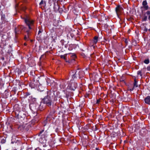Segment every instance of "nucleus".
Instances as JSON below:
<instances>
[{
  "label": "nucleus",
  "instance_id": "nucleus-33",
  "mask_svg": "<svg viewBox=\"0 0 150 150\" xmlns=\"http://www.w3.org/2000/svg\"><path fill=\"white\" fill-rule=\"evenodd\" d=\"M96 150H99L98 149V148H96Z\"/></svg>",
  "mask_w": 150,
  "mask_h": 150
},
{
  "label": "nucleus",
  "instance_id": "nucleus-2",
  "mask_svg": "<svg viewBox=\"0 0 150 150\" xmlns=\"http://www.w3.org/2000/svg\"><path fill=\"white\" fill-rule=\"evenodd\" d=\"M44 130H42L40 131L39 134V136H41L39 139V141L41 143H43L45 141V137H46L47 132L46 131L45 132L44 135L41 134L44 132Z\"/></svg>",
  "mask_w": 150,
  "mask_h": 150
},
{
  "label": "nucleus",
  "instance_id": "nucleus-14",
  "mask_svg": "<svg viewBox=\"0 0 150 150\" xmlns=\"http://www.w3.org/2000/svg\"><path fill=\"white\" fill-rule=\"evenodd\" d=\"M17 128L20 130H22L24 129V125H20L17 127Z\"/></svg>",
  "mask_w": 150,
  "mask_h": 150
},
{
  "label": "nucleus",
  "instance_id": "nucleus-8",
  "mask_svg": "<svg viewBox=\"0 0 150 150\" xmlns=\"http://www.w3.org/2000/svg\"><path fill=\"white\" fill-rule=\"evenodd\" d=\"M44 101L45 103L46 104L47 106H50L51 105V100L48 98H45L44 99Z\"/></svg>",
  "mask_w": 150,
  "mask_h": 150
},
{
  "label": "nucleus",
  "instance_id": "nucleus-19",
  "mask_svg": "<svg viewBox=\"0 0 150 150\" xmlns=\"http://www.w3.org/2000/svg\"><path fill=\"white\" fill-rule=\"evenodd\" d=\"M137 74L138 75H140L141 76H142V72H141V71H138L137 72Z\"/></svg>",
  "mask_w": 150,
  "mask_h": 150
},
{
  "label": "nucleus",
  "instance_id": "nucleus-32",
  "mask_svg": "<svg viewBox=\"0 0 150 150\" xmlns=\"http://www.w3.org/2000/svg\"><path fill=\"white\" fill-rule=\"evenodd\" d=\"M27 150H31V149H28Z\"/></svg>",
  "mask_w": 150,
  "mask_h": 150
},
{
  "label": "nucleus",
  "instance_id": "nucleus-13",
  "mask_svg": "<svg viewBox=\"0 0 150 150\" xmlns=\"http://www.w3.org/2000/svg\"><path fill=\"white\" fill-rule=\"evenodd\" d=\"M59 8V6L57 4H54V9L55 11H56L57 10H58Z\"/></svg>",
  "mask_w": 150,
  "mask_h": 150
},
{
  "label": "nucleus",
  "instance_id": "nucleus-11",
  "mask_svg": "<svg viewBox=\"0 0 150 150\" xmlns=\"http://www.w3.org/2000/svg\"><path fill=\"white\" fill-rule=\"evenodd\" d=\"M98 36H95L94 37L93 40V44H96L97 43L98 40Z\"/></svg>",
  "mask_w": 150,
  "mask_h": 150
},
{
  "label": "nucleus",
  "instance_id": "nucleus-10",
  "mask_svg": "<svg viewBox=\"0 0 150 150\" xmlns=\"http://www.w3.org/2000/svg\"><path fill=\"white\" fill-rule=\"evenodd\" d=\"M145 101L146 103L150 104V96H147L145 99Z\"/></svg>",
  "mask_w": 150,
  "mask_h": 150
},
{
  "label": "nucleus",
  "instance_id": "nucleus-34",
  "mask_svg": "<svg viewBox=\"0 0 150 150\" xmlns=\"http://www.w3.org/2000/svg\"><path fill=\"white\" fill-rule=\"evenodd\" d=\"M25 9H26V8H25V7L23 9V10H25Z\"/></svg>",
  "mask_w": 150,
  "mask_h": 150
},
{
  "label": "nucleus",
  "instance_id": "nucleus-28",
  "mask_svg": "<svg viewBox=\"0 0 150 150\" xmlns=\"http://www.w3.org/2000/svg\"><path fill=\"white\" fill-rule=\"evenodd\" d=\"M99 102H100V100H97V101L96 103H99Z\"/></svg>",
  "mask_w": 150,
  "mask_h": 150
},
{
  "label": "nucleus",
  "instance_id": "nucleus-1",
  "mask_svg": "<svg viewBox=\"0 0 150 150\" xmlns=\"http://www.w3.org/2000/svg\"><path fill=\"white\" fill-rule=\"evenodd\" d=\"M22 18L23 19L26 25L28 26L30 30L32 28V27L34 23V21L30 18L28 15H25L23 18Z\"/></svg>",
  "mask_w": 150,
  "mask_h": 150
},
{
  "label": "nucleus",
  "instance_id": "nucleus-9",
  "mask_svg": "<svg viewBox=\"0 0 150 150\" xmlns=\"http://www.w3.org/2000/svg\"><path fill=\"white\" fill-rule=\"evenodd\" d=\"M137 79L135 78L134 79V86L133 88H128V90H129L130 91H132L133 89L135 87H138V85L137 84Z\"/></svg>",
  "mask_w": 150,
  "mask_h": 150
},
{
  "label": "nucleus",
  "instance_id": "nucleus-3",
  "mask_svg": "<svg viewBox=\"0 0 150 150\" xmlns=\"http://www.w3.org/2000/svg\"><path fill=\"white\" fill-rule=\"evenodd\" d=\"M26 27L22 25H19L15 29L16 34H18L21 33L22 31H25Z\"/></svg>",
  "mask_w": 150,
  "mask_h": 150
},
{
  "label": "nucleus",
  "instance_id": "nucleus-27",
  "mask_svg": "<svg viewBox=\"0 0 150 150\" xmlns=\"http://www.w3.org/2000/svg\"><path fill=\"white\" fill-rule=\"evenodd\" d=\"M35 150H41V149L39 148L38 147L36 148Z\"/></svg>",
  "mask_w": 150,
  "mask_h": 150
},
{
  "label": "nucleus",
  "instance_id": "nucleus-4",
  "mask_svg": "<svg viewBox=\"0 0 150 150\" xmlns=\"http://www.w3.org/2000/svg\"><path fill=\"white\" fill-rule=\"evenodd\" d=\"M76 73L78 74L79 77V78L83 77L85 75V73L82 70L79 71V70H77L76 72H75L74 74L72 75V77L73 78H75L76 76H74Z\"/></svg>",
  "mask_w": 150,
  "mask_h": 150
},
{
  "label": "nucleus",
  "instance_id": "nucleus-17",
  "mask_svg": "<svg viewBox=\"0 0 150 150\" xmlns=\"http://www.w3.org/2000/svg\"><path fill=\"white\" fill-rule=\"evenodd\" d=\"M47 98H48L49 99H50L51 100H52V99H51L52 96H50V95H49V94H48V92L47 93Z\"/></svg>",
  "mask_w": 150,
  "mask_h": 150
},
{
  "label": "nucleus",
  "instance_id": "nucleus-16",
  "mask_svg": "<svg viewBox=\"0 0 150 150\" xmlns=\"http://www.w3.org/2000/svg\"><path fill=\"white\" fill-rule=\"evenodd\" d=\"M147 2L146 1H144L142 3V5L143 6L147 5Z\"/></svg>",
  "mask_w": 150,
  "mask_h": 150
},
{
  "label": "nucleus",
  "instance_id": "nucleus-15",
  "mask_svg": "<svg viewBox=\"0 0 150 150\" xmlns=\"http://www.w3.org/2000/svg\"><path fill=\"white\" fill-rule=\"evenodd\" d=\"M144 62L146 64H148L149 62V60L148 59H145L144 61Z\"/></svg>",
  "mask_w": 150,
  "mask_h": 150
},
{
  "label": "nucleus",
  "instance_id": "nucleus-6",
  "mask_svg": "<svg viewBox=\"0 0 150 150\" xmlns=\"http://www.w3.org/2000/svg\"><path fill=\"white\" fill-rule=\"evenodd\" d=\"M115 11L117 15L119 16L122 13L123 9L121 6L119 5L116 7Z\"/></svg>",
  "mask_w": 150,
  "mask_h": 150
},
{
  "label": "nucleus",
  "instance_id": "nucleus-30",
  "mask_svg": "<svg viewBox=\"0 0 150 150\" xmlns=\"http://www.w3.org/2000/svg\"><path fill=\"white\" fill-rule=\"evenodd\" d=\"M148 19L149 20H150V15H149V17H148Z\"/></svg>",
  "mask_w": 150,
  "mask_h": 150
},
{
  "label": "nucleus",
  "instance_id": "nucleus-21",
  "mask_svg": "<svg viewBox=\"0 0 150 150\" xmlns=\"http://www.w3.org/2000/svg\"><path fill=\"white\" fill-rule=\"evenodd\" d=\"M146 13L149 16L150 15V11H147L146 12Z\"/></svg>",
  "mask_w": 150,
  "mask_h": 150
},
{
  "label": "nucleus",
  "instance_id": "nucleus-24",
  "mask_svg": "<svg viewBox=\"0 0 150 150\" xmlns=\"http://www.w3.org/2000/svg\"><path fill=\"white\" fill-rule=\"evenodd\" d=\"M147 69L148 71H150V66H148L147 68Z\"/></svg>",
  "mask_w": 150,
  "mask_h": 150
},
{
  "label": "nucleus",
  "instance_id": "nucleus-22",
  "mask_svg": "<svg viewBox=\"0 0 150 150\" xmlns=\"http://www.w3.org/2000/svg\"><path fill=\"white\" fill-rule=\"evenodd\" d=\"M72 58L74 59L76 58V56L75 54L73 55L72 56Z\"/></svg>",
  "mask_w": 150,
  "mask_h": 150
},
{
  "label": "nucleus",
  "instance_id": "nucleus-25",
  "mask_svg": "<svg viewBox=\"0 0 150 150\" xmlns=\"http://www.w3.org/2000/svg\"><path fill=\"white\" fill-rule=\"evenodd\" d=\"M27 38H28L26 36H25L24 37V39L25 40H28Z\"/></svg>",
  "mask_w": 150,
  "mask_h": 150
},
{
  "label": "nucleus",
  "instance_id": "nucleus-31",
  "mask_svg": "<svg viewBox=\"0 0 150 150\" xmlns=\"http://www.w3.org/2000/svg\"><path fill=\"white\" fill-rule=\"evenodd\" d=\"M41 33V31L39 30L38 32V34H39L40 33Z\"/></svg>",
  "mask_w": 150,
  "mask_h": 150
},
{
  "label": "nucleus",
  "instance_id": "nucleus-18",
  "mask_svg": "<svg viewBox=\"0 0 150 150\" xmlns=\"http://www.w3.org/2000/svg\"><path fill=\"white\" fill-rule=\"evenodd\" d=\"M143 7L145 10H147L148 8V5L143 6Z\"/></svg>",
  "mask_w": 150,
  "mask_h": 150
},
{
  "label": "nucleus",
  "instance_id": "nucleus-26",
  "mask_svg": "<svg viewBox=\"0 0 150 150\" xmlns=\"http://www.w3.org/2000/svg\"><path fill=\"white\" fill-rule=\"evenodd\" d=\"M78 74H77V73H76V74H75V75H74V76H76V77H75V78H76V77H79V76H78Z\"/></svg>",
  "mask_w": 150,
  "mask_h": 150
},
{
  "label": "nucleus",
  "instance_id": "nucleus-29",
  "mask_svg": "<svg viewBox=\"0 0 150 150\" xmlns=\"http://www.w3.org/2000/svg\"><path fill=\"white\" fill-rule=\"evenodd\" d=\"M26 32L27 33H28V34H29V30H27L26 31Z\"/></svg>",
  "mask_w": 150,
  "mask_h": 150
},
{
  "label": "nucleus",
  "instance_id": "nucleus-12",
  "mask_svg": "<svg viewBox=\"0 0 150 150\" xmlns=\"http://www.w3.org/2000/svg\"><path fill=\"white\" fill-rule=\"evenodd\" d=\"M67 54H65L64 55H62L60 56L61 58L64 59L65 61L67 62Z\"/></svg>",
  "mask_w": 150,
  "mask_h": 150
},
{
  "label": "nucleus",
  "instance_id": "nucleus-20",
  "mask_svg": "<svg viewBox=\"0 0 150 150\" xmlns=\"http://www.w3.org/2000/svg\"><path fill=\"white\" fill-rule=\"evenodd\" d=\"M147 16H145L144 18H142V19L144 21H146L147 19Z\"/></svg>",
  "mask_w": 150,
  "mask_h": 150
},
{
  "label": "nucleus",
  "instance_id": "nucleus-7",
  "mask_svg": "<svg viewBox=\"0 0 150 150\" xmlns=\"http://www.w3.org/2000/svg\"><path fill=\"white\" fill-rule=\"evenodd\" d=\"M69 86L71 90H74L77 86V84L75 82H72L69 84Z\"/></svg>",
  "mask_w": 150,
  "mask_h": 150
},
{
  "label": "nucleus",
  "instance_id": "nucleus-23",
  "mask_svg": "<svg viewBox=\"0 0 150 150\" xmlns=\"http://www.w3.org/2000/svg\"><path fill=\"white\" fill-rule=\"evenodd\" d=\"M43 0H42V1H41V2L40 3V5H41L43 4Z\"/></svg>",
  "mask_w": 150,
  "mask_h": 150
},
{
  "label": "nucleus",
  "instance_id": "nucleus-35",
  "mask_svg": "<svg viewBox=\"0 0 150 150\" xmlns=\"http://www.w3.org/2000/svg\"><path fill=\"white\" fill-rule=\"evenodd\" d=\"M24 44V45H27V44H26V43H25Z\"/></svg>",
  "mask_w": 150,
  "mask_h": 150
},
{
  "label": "nucleus",
  "instance_id": "nucleus-5",
  "mask_svg": "<svg viewBox=\"0 0 150 150\" xmlns=\"http://www.w3.org/2000/svg\"><path fill=\"white\" fill-rule=\"evenodd\" d=\"M48 93L49 95L52 96V99L54 100H55L57 99L58 96L57 92L54 91H48Z\"/></svg>",
  "mask_w": 150,
  "mask_h": 150
}]
</instances>
